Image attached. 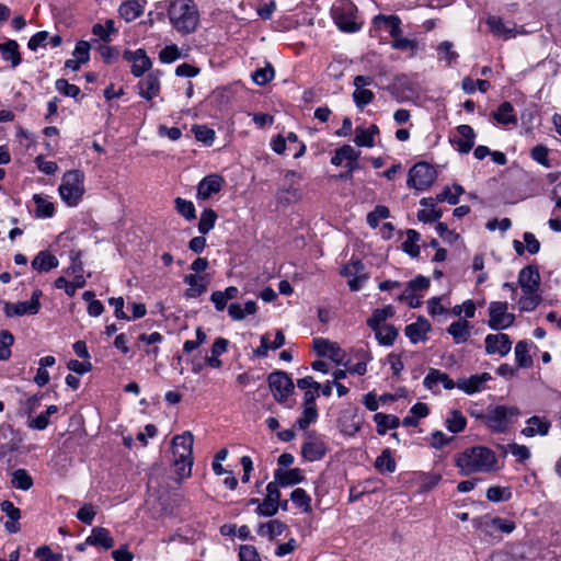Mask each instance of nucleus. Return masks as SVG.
<instances>
[{
  "instance_id": "f257e3e1",
  "label": "nucleus",
  "mask_w": 561,
  "mask_h": 561,
  "mask_svg": "<svg viewBox=\"0 0 561 561\" xmlns=\"http://www.w3.org/2000/svg\"><path fill=\"white\" fill-rule=\"evenodd\" d=\"M496 462L494 451L484 446L470 447L455 456V465L462 476L491 472L495 470Z\"/></svg>"
},
{
  "instance_id": "f03ea898",
  "label": "nucleus",
  "mask_w": 561,
  "mask_h": 561,
  "mask_svg": "<svg viewBox=\"0 0 561 561\" xmlns=\"http://www.w3.org/2000/svg\"><path fill=\"white\" fill-rule=\"evenodd\" d=\"M168 14L173 27L182 34L194 32L199 22L198 9L193 0L172 1Z\"/></svg>"
},
{
  "instance_id": "7ed1b4c3",
  "label": "nucleus",
  "mask_w": 561,
  "mask_h": 561,
  "mask_svg": "<svg viewBox=\"0 0 561 561\" xmlns=\"http://www.w3.org/2000/svg\"><path fill=\"white\" fill-rule=\"evenodd\" d=\"M84 174L80 170L67 171L58 188L60 197L68 206H76L84 193Z\"/></svg>"
},
{
  "instance_id": "20e7f679",
  "label": "nucleus",
  "mask_w": 561,
  "mask_h": 561,
  "mask_svg": "<svg viewBox=\"0 0 561 561\" xmlns=\"http://www.w3.org/2000/svg\"><path fill=\"white\" fill-rule=\"evenodd\" d=\"M519 415L516 407H489L483 416V423L493 432L503 433L513 419Z\"/></svg>"
},
{
  "instance_id": "39448f33",
  "label": "nucleus",
  "mask_w": 561,
  "mask_h": 561,
  "mask_svg": "<svg viewBox=\"0 0 561 561\" xmlns=\"http://www.w3.org/2000/svg\"><path fill=\"white\" fill-rule=\"evenodd\" d=\"M356 8L351 1H339L332 8V15L336 26L343 32H356L359 24L356 22Z\"/></svg>"
},
{
  "instance_id": "423d86ee",
  "label": "nucleus",
  "mask_w": 561,
  "mask_h": 561,
  "mask_svg": "<svg viewBox=\"0 0 561 561\" xmlns=\"http://www.w3.org/2000/svg\"><path fill=\"white\" fill-rule=\"evenodd\" d=\"M436 170L426 162L414 164L409 171L408 186L417 191L430 187L436 180Z\"/></svg>"
},
{
  "instance_id": "0eeeda50",
  "label": "nucleus",
  "mask_w": 561,
  "mask_h": 561,
  "mask_svg": "<svg viewBox=\"0 0 561 561\" xmlns=\"http://www.w3.org/2000/svg\"><path fill=\"white\" fill-rule=\"evenodd\" d=\"M267 381L274 399L279 403L285 402L295 388L293 380L285 371L270 374Z\"/></svg>"
},
{
  "instance_id": "6e6552de",
  "label": "nucleus",
  "mask_w": 561,
  "mask_h": 561,
  "mask_svg": "<svg viewBox=\"0 0 561 561\" xmlns=\"http://www.w3.org/2000/svg\"><path fill=\"white\" fill-rule=\"evenodd\" d=\"M507 302L494 301L490 304L488 324L492 330H503L513 325L515 316L507 312Z\"/></svg>"
},
{
  "instance_id": "1a4fd4ad",
  "label": "nucleus",
  "mask_w": 561,
  "mask_h": 561,
  "mask_svg": "<svg viewBox=\"0 0 561 561\" xmlns=\"http://www.w3.org/2000/svg\"><path fill=\"white\" fill-rule=\"evenodd\" d=\"M512 341L505 333L488 334L485 337V352L489 355L505 356L511 352Z\"/></svg>"
},
{
  "instance_id": "9d476101",
  "label": "nucleus",
  "mask_w": 561,
  "mask_h": 561,
  "mask_svg": "<svg viewBox=\"0 0 561 561\" xmlns=\"http://www.w3.org/2000/svg\"><path fill=\"white\" fill-rule=\"evenodd\" d=\"M267 494L263 502L259 504L257 514L263 516H273L278 511V500L280 492L277 482H270L266 486Z\"/></svg>"
},
{
  "instance_id": "9b49d317",
  "label": "nucleus",
  "mask_w": 561,
  "mask_h": 561,
  "mask_svg": "<svg viewBox=\"0 0 561 561\" xmlns=\"http://www.w3.org/2000/svg\"><path fill=\"white\" fill-rule=\"evenodd\" d=\"M518 284L524 294L538 291L540 285V274L538 266L528 265L524 267L518 275Z\"/></svg>"
},
{
  "instance_id": "f8f14e48",
  "label": "nucleus",
  "mask_w": 561,
  "mask_h": 561,
  "mask_svg": "<svg viewBox=\"0 0 561 561\" xmlns=\"http://www.w3.org/2000/svg\"><path fill=\"white\" fill-rule=\"evenodd\" d=\"M124 58L133 64L131 73L135 77H141L152 66L150 58L144 49H137L135 51L126 50Z\"/></svg>"
},
{
  "instance_id": "ddd939ff",
  "label": "nucleus",
  "mask_w": 561,
  "mask_h": 561,
  "mask_svg": "<svg viewBox=\"0 0 561 561\" xmlns=\"http://www.w3.org/2000/svg\"><path fill=\"white\" fill-rule=\"evenodd\" d=\"M194 437L191 432H184L175 435L172 439V451L175 458L187 459L193 458Z\"/></svg>"
},
{
  "instance_id": "4468645a",
  "label": "nucleus",
  "mask_w": 561,
  "mask_h": 561,
  "mask_svg": "<svg viewBox=\"0 0 561 561\" xmlns=\"http://www.w3.org/2000/svg\"><path fill=\"white\" fill-rule=\"evenodd\" d=\"M457 133L459 135V138L453 139L450 141L457 145V149L460 153L466 154L474 146V130L469 125H459L457 127Z\"/></svg>"
},
{
  "instance_id": "2eb2a0df",
  "label": "nucleus",
  "mask_w": 561,
  "mask_h": 561,
  "mask_svg": "<svg viewBox=\"0 0 561 561\" xmlns=\"http://www.w3.org/2000/svg\"><path fill=\"white\" fill-rule=\"evenodd\" d=\"M139 95L146 100H152L160 92L159 71L149 73L138 82Z\"/></svg>"
},
{
  "instance_id": "dca6fc26",
  "label": "nucleus",
  "mask_w": 561,
  "mask_h": 561,
  "mask_svg": "<svg viewBox=\"0 0 561 561\" xmlns=\"http://www.w3.org/2000/svg\"><path fill=\"white\" fill-rule=\"evenodd\" d=\"M222 182V178L218 174H210L204 178L198 184L197 197L202 199L209 198L213 194L220 191Z\"/></svg>"
},
{
  "instance_id": "f3484780",
  "label": "nucleus",
  "mask_w": 561,
  "mask_h": 561,
  "mask_svg": "<svg viewBox=\"0 0 561 561\" xmlns=\"http://www.w3.org/2000/svg\"><path fill=\"white\" fill-rule=\"evenodd\" d=\"M85 543L94 547H102L104 549H111L114 547V538L107 528L94 527L91 530V535L85 539Z\"/></svg>"
},
{
  "instance_id": "a211bd4d",
  "label": "nucleus",
  "mask_w": 561,
  "mask_h": 561,
  "mask_svg": "<svg viewBox=\"0 0 561 561\" xmlns=\"http://www.w3.org/2000/svg\"><path fill=\"white\" fill-rule=\"evenodd\" d=\"M491 379L489 373L481 375H472L469 378H461L457 381V386L460 390L468 394H472L481 390L482 385Z\"/></svg>"
},
{
  "instance_id": "6ab92c4d",
  "label": "nucleus",
  "mask_w": 561,
  "mask_h": 561,
  "mask_svg": "<svg viewBox=\"0 0 561 561\" xmlns=\"http://www.w3.org/2000/svg\"><path fill=\"white\" fill-rule=\"evenodd\" d=\"M1 511L5 513L9 520L4 523V528L10 534H15L20 530L19 519L21 518V511L14 506L11 501H3L0 504Z\"/></svg>"
},
{
  "instance_id": "aec40b11",
  "label": "nucleus",
  "mask_w": 561,
  "mask_h": 561,
  "mask_svg": "<svg viewBox=\"0 0 561 561\" xmlns=\"http://www.w3.org/2000/svg\"><path fill=\"white\" fill-rule=\"evenodd\" d=\"M3 312L8 318L22 317L24 314H37L36 304L28 301L4 302Z\"/></svg>"
},
{
  "instance_id": "412c9836",
  "label": "nucleus",
  "mask_w": 561,
  "mask_h": 561,
  "mask_svg": "<svg viewBox=\"0 0 561 561\" xmlns=\"http://www.w3.org/2000/svg\"><path fill=\"white\" fill-rule=\"evenodd\" d=\"M443 383L444 388L447 389V390H451L454 389L456 386H457V382H454L447 374L438 370V369H435V368H431L428 374L426 375V377L424 378V386L430 389V390H433L434 387L438 383Z\"/></svg>"
},
{
  "instance_id": "4be33fe9",
  "label": "nucleus",
  "mask_w": 561,
  "mask_h": 561,
  "mask_svg": "<svg viewBox=\"0 0 561 561\" xmlns=\"http://www.w3.org/2000/svg\"><path fill=\"white\" fill-rule=\"evenodd\" d=\"M325 445L319 438H311L307 440L301 448L302 456L308 461L320 460L325 455Z\"/></svg>"
},
{
  "instance_id": "5701e85b",
  "label": "nucleus",
  "mask_w": 561,
  "mask_h": 561,
  "mask_svg": "<svg viewBox=\"0 0 561 561\" xmlns=\"http://www.w3.org/2000/svg\"><path fill=\"white\" fill-rule=\"evenodd\" d=\"M550 430V422L539 416H531L527 420V426L522 431V434L528 437L535 435L545 436Z\"/></svg>"
},
{
  "instance_id": "b1692460",
  "label": "nucleus",
  "mask_w": 561,
  "mask_h": 561,
  "mask_svg": "<svg viewBox=\"0 0 561 561\" xmlns=\"http://www.w3.org/2000/svg\"><path fill=\"white\" fill-rule=\"evenodd\" d=\"M431 325L427 320L420 318L416 322L405 327V335L412 343H417L425 339V334L430 331Z\"/></svg>"
},
{
  "instance_id": "393cba45",
  "label": "nucleus",
  "mask_w": 561,
  "mask_h": 561,
  "mask_svg": "<svg viewBox=\"0 0 561 561\" xmlns=\"http://www.w3.org/2000/svg\"><path fill=\"white\" fill-rule=\"evenodd\" d=\"M58 259L48 251H41L32 261V267L37 272H48L58 266Z\"/></svg>"
},
{
  "instance_id": "a878e982",
  "label": "nucleus",
  "mask_w": 561,
  "mask_h": 561,
  "mask_svg": "<svg viewBox=\"0 0 561 561\" xmlns=\"http://www.w3.org/2000/svg\"><path fill=\"white\" fill-rule=\"evenodd\" d=\"M257 310L256 302L253 300H249L242 307L240 304H230L228 306V313L234 321H241L247 316L254 314Z\"/></svg>"
},
{
  "instance_id": "bb28decb",
  "label": "nucleus",
  "mask_w": 561,
  "mask_h": 561,
  "mask_svg": "<svg viewBox=\"0 0 561 561\" xmlns=\"http://www.w3.org/2000/svg\"><path fill=\"white\" fill-rule=\"evenodd\" d=\"M275 482H277L278 485L287 486L302 482L305 477L302 476V471L298 468H294L288 471L277 469L275 471Z\"/></svg>"
},
{
  "instance_id": "cd10ccee",
  "label": "nucleus",
  "mask_w": 561,
  "mask_h": 561,
  "mask_svg": "<svg viewBox=\"0 0 561 561\" xmlns=\"http://www.w3.org/2000/svg\"><path fill=\"white\" fill-rule=\"evenodd\" d=\"M313 348L319 356H330L332 359H337L341 353V348L336 343H332L322 337L313 340Z\"/></svg>"
},
{
  "instance_id": "c85d7f7f",
  "label": "nucleus",
  "mask_w": 561,
  "mask_h": 561,
  "mask_svg": "<svg viewBox=\"0 0 561 561\" xmlns=\"http://www.w3.org/2000/svg\"><path fill=\"white\" fill-rule=\"evenodd\" d=\"M486 24L490 28V31L499 37H502L504 39H508L511 37H514L516 34V31L514 27H508L504 24L501 18L499 16H490L486 20Z\"/></svg>"
},
{
  "instance_id": "c756f323",
  "label": "nucleus",
  "mask_w": 561,
  "mask_h": 561,
  "mask_svg": "<svg viewBox=\"0 0 561 561\" xmlns=\"http://www.w3.org/2000/svg\"><path fill=\"white\" fill-rule=\"evenodd\" d=\"M374 421L377 425V433L380 435H385L388 430L397 428L400 424L398 416L385 413H376Z\"/></svg>"
},
{
  "instance_id": "7c9ffc66",
  "label": "nucleus",
  "mask_w": 561,
  "mask_h": 561,
  "mask_svg": "<svg viewBox=\"0 0 561 561\" xmlns=\"http://www.w3.org/2000/svg\"><path fill=\"white\" fill-rule=\"evenodd\" d=\"M394 316V309L391 305H388L383 308L375 309L373 311L371 317L367 320V325L371 330H376L381 328V323L387 319L392 318Z\"/></svg>"
},
{
  "instance_id": "2f4dec72",
  "label": "nucleus",
  "mask_w": 561,
  "mask_h": 561,
  "mask_svg": "<svg viewBox=\"0 0 561 561\" xmlns=\"http://www.w3.org/2000/svg\"><path fill=\"white\" fill-rule=\"evenodd\" d=\"M514 107L510 102H503L499 108L492 113L493 118L502 125L516 124L517 118L513 115Z\"/></svg>"
},
{
  "instance_id": "473e14b6",
  "label": "nucleus",
  "mask_w": 561,
  "mask_h": 561,
  "mask_svg": "<svg viewBox=\"0 0 561 561\" xmlns=\"http://www.w3.org/2000/svg\"><path fill=\"white\" fill-rule=\"evenodd\" d=\"M447 331L457 344L466 342L470 336L469 322L466 320L453 322Z\"/></svg>"
},
{
  "instance_id": "72a5a7b5",
  "label": "nucleus",
  "mask_w": 561,
  "mask_h": 561,
  "mask_svg": "<svg viewBox=\"0 0 561 561\" xmlns=\"http://www.w3.org/2000/svg\"><path fill=\"white\" fill-rule=\"evenodd\" d=\"M449 432L457 434L466 428L467 420L458 410H451L445 421Z\"/></svg>"
},
{
  "instance_id": "f704fd0d",
  "label": "nucleus",
  "mask_w": 561,
  "mask_h": 561,
  "mask_svg": "<svg viewBox=\"0 0 561 561\" xmlns=\"http://www.w3.org/2000/svg\"><path fill=\"white\" fill-rule=\"evenodd\" d=\"M118 12L126 22H130L142 14V7L136 0H130L122 3Z\"/></svg>"
},
{
  "instance_id": "c9c22d12",
  "label": "nucleus",
  "mask_w": 561,
  "mask_h": 561,
  "mask_svg": "<svg viewBox=\"0 0 561 561\" xmlns=\"http://www.w3.org/2000/svg\"><path fill=\"white\" fill-rule=\"evenodd\" d=\"M11 484L13 488L27 491L33 486V478L25 469H16L11 473Z\"/></svg>"
},
{
  "instance_id": "e433bc0d",
  "label": "nucleus",
  "mask_w": 561,
  "mask_h": 561,
  "mask_svg": "<svg viewBox=\"0 0 561 561\" xmlns=\"http://www.w3.org/2000/svg\"><path fill=\"white\" fill-rule=\"evenodd\" d=\"M373 331L378 342L386 346L392 345L398 336V330L391 324L383 325Z\"/></svg>"
},
{
  "instance_id": "4c0bfd02",
  "label": "nucleus",
  "mask_w": 561,
  "mask_h": 561,
  "mask_svg": "<svg viewBox=\"0 0 561 561\" xmlns=\"http://www.w3.org/2000/svg\"><path fill=\"white\" fill-rule=\"evenodd\" d=\"M0 50L2 51L3 59L11 60L13 67L21 62L19 45L15 41L10 39L5 44H0Z\"/></svg>"
},
{
  "instance_id": "58836bf2",
  "label": "nucleus",
  "mask_w": 561,
  "mask_h": 561,
  "mask_svg": "<svg viewBox=\"0 0 561 561\" xmlns=\"http://www.w3.org/2000/svg\"><path fill=\"white\" fill-rule=\"evenodd\" d=\"M12 434L13 430L10 425L0 426V454L3 456L16 449V444L9 439Z\"/></svg>"
},
{
  "instance_id": "ea45409f",
  "label": "nucleus",
  "mask_w": 561,
  "mask_h": 561,
  "mask_svg": "<svg viewBox=\"0 0 561 561\" xmlns=\"http://www.w3.org/2000/svg\"><path fill=\"white\" fill-rule=\"evenodd\" d=\"M515 357L520 368H528L533 366V358L529 355L528 343L519 341L515 346Z\"/></svg>"
},
{
  "instance_id": "a19ab883",
  "label": "nucleus",
  "mask_w": 561,
  "mask_h": 561,
  "mask_svg": "<svg viewBox=\"0 0 561 561\" xmlns=\"http://www.w3.org/2000/svg\"><path fill=\"white\" fill-rule=\"evenodd\" d=\"M33 201L36 204L35 216L37 218H49L54 215V204L46 201L44 197H42V195L35 194L33 196Z\"/></svg>"
},
{
  "instance_id": "79ce46f5",
  "label": "nucleus",
  "mask_w": 561,
  "mask_h": 561,
  "mask_svg": "<svg viewBox=\"0 0 561 561\" xmlns=\"http://www.w3.org/2000/svg\"><path fill=\"white\" fill-rule=\"evenodd\" d=\"M420 238L421 236L417 231L413 229L407 231V240L402 243V248L403 251L409 253L412 257L420 255V247L416 244Z\"/></svg>"
},
{
  "instance_id": "37998d69",
  "label": "nucleus",
  "mask_w": 561,
  "mask_h": 561,
  "mask_svg": "<svg viewBox=\"0 0 561 561\" xmlns=\"http://www.w3.org/2000/svg\"><path fill=\"white\" fill-rule=\"evenodd\" d=\"M286 529V525L278 520L274 519L266 524H262L259 528V534L262 536L268 535L271 539L282 535Z\"/></svg>"
},
{
  "instance_id": "c03bdc74",
  "label": "nucleus",
  "mask_w": 561,
  "mask_h": 561,
  "mask_svg": "<svg viewBox=\"0 0 561 561\" xmlns=\"http://www.w3.org/2000/svg\"><path fill=\"white\" fill-rule=\"evenodd\" d=\"M184 283H186L190 288L186 289L185 296L187 298H196L206 291V285L199 284L197 276L194 274L186 275L184 277Z\"/></svg>"
},
{
  "instance_id": "a18cd8bd",
  "label": "nucleus",
  "mask_w": 561,
  "mask_h": 561,
  "mask_svg": "<svg viewBox=\"0 0 561 561\" xmlns=\"http://www.w3.org/2000/svg\"><path fill=\"white\" fill-rule=\"evenodd\" d=\"M375 467L380 472H393L396 470V461L389 449H385L381 455L377 457Z\"/></svg>"
},
{
  "instance_id": "49530a36",
  "label": "nucleus",
  "mask_w": 561,
  "mask_h": 561,
  "mask_svg": "<svg viewBox=\"0 0 561 561\" xmlns=\"http://www.w3.org/2000/svg\"><path fill=\"white\" fill-rule=\"evenodd\" d=\"M290 500L297 507L302 508L304 512H311V499L304 489H295L290 494Z\"/></svg>"
},
{
  "instance_id": "de8ad7c7",
  "label": "nucleus",
  "mask_w": 561,
  "mask_h": 561,
  "mask_svg": "<svg viewBox=\"0 0 561 561\" xmlns=\"http://www.w3.org/2000/svg\"><path fill=\"white\" fill-rule=\"evenodd\" d=\"M216 219L217 214L211 208L205 209L201 215L198 231L202 234L208 233L214 228Z\"/></svg>"
},
{
  "instance_id": "09e8293b",
  "label": "nucleus",
  "mask_w": 561,
  "mask_h": 561,
  "mask_svg": "<svg viewBox=\"0 0 561 561\" xmlns=\"http://www.w3.org/2000/svg\"><path fill=\"white\" fill-rule=\"evenodd\" d=\"M14 343L13 334L8 330L0 331V360H7L11 356L10 347Z\"/></svg>"
},
{
  "instance_id": "8fccbe9b",
  "label": "nucleus",
  "mask_w": 561,
  "mask_h": 561,
  "mask_svg": "<svg viewBox=\"0 0 561 561\" xmlns=\"http://www.w3.org/2000/svg\"><path fill=\"white\" fill-rule=\"evenodd\" d=\"M57 411H58V408L56 405H49L45 412H42L39 415H37L35 419H33L28 423V426L32 428H35V430H39V431L45 430L49 424L48 417L51 414L57 413Z\"/></svg>"
},
{
  "instance_id": "3c124183",
  "label": "nucleus",
  "mask_w": 561,
  "mask_h": 561,
  "mask_svg": "<svg viewBox=\"0 0 561 561\" xmlns=\"http://www.w3.org/2000/svg\"><path fill=\"white\" fill-rule=\"evenodd\" d=\"M512 496V492L510 488L504 486H490L486 490V499L491 502H505L508 501Z\"/></svg>"
},
{
  "instance_id": "603ef678",
  "label": "nucleus",
  "mask_w": 561,
  "mask_h": 561,
  "mask_svg": "<svg viewBox=\"0 0 561 561\" xmlns=\"http://www.w3.org/2000/svg\"><path fill=\"white\" fill-rule=\"evenodd\" d=\"M274 68L271 64H266L264 68L256 69L253 75V81L259 85L268 83L274 78Z\"/></svg>"
},
{
  "instance_id": "864d4df0",
  "label": "nucleus",
  "mask_w": 561,
  "mask_h": 561,
  "mask_svg": "<svg viewBox=\"0 0 561 561\" xmlns=\"http://www.w3.org/2000/svg\"><path fill=\"white\" fill-rule=\"evenodd\" d=\"M174 203L178 213L181 214L185 219L193 220L196 218L195 207L192 202L176 197Z\"/></svg>"
},
{
  "instance_id": "5fc2aeb1",
  "label": "nucleus",
  "mask_w": 561,
  "mask_h": 561,
  "mask_svg": "<svg viewBox=\"0 0 561 561\" xmlns=\"http://www.w3.org/2000/svg\"><path fill=\"white\" fill-rule=\"evenodd\" d=\"M375 94L368 89H355L353 92V100L356 106L363 110L366 105L374 101Z\"/></svg>"
},
{
  "instance_id": "6e6d98bb",
  "label": "nucleus",
  "mask_w": 561,
  "mask_h": 561,
  "mask_svg": "<svg viewBox=\"0 0 561 561\" xmlns=\"http://www.w3.org/2000/svg\"><path fill=\"white\" fill-rule=\"evenodd\" d=\"M540 302L541 297L537 294V291H533L531 294H524V296L518 300L519 308L523 311H533Z\"/></svg>"
},
{
  "instance_id": "4d7b16f0",
  "label": "nucleus",
  "mask_w": 561,
  "mask_h": 561,
  "mask_svg": "<svg viewBox=\"0 0 561 561\" xmlns=\"http://www.w3.org/2000/svg\"><path fill=\"white\" fill-rule=\"evenodd\" d=\"M389 215L390 211L386 206L378 205L367 215V222L370 227L376 228L378 227L380 219H386Z\"/></svg>"
},
{
  "instance_id": "13d9d810",
  "label": "nucleus",
  "mask_w": 561,
  "mask_h": 561,
  "mask_svg": "<svg viewBox=\"0 0 561 561\" xmlns=\"http://www.w3.org/2000/svg\"><path fill=\"white\" fill-rule=\"evenodd\" d=\"M55 88L61 94L70 98H77L80 94V89L76 84L69 83L66 79H58L55 82Z\"/></svg>"
},
{
  "instance_id": "bf43d9fd",
  "label": "nucleus",
  "mask_w": 561,
  "mask_h": 561,
  "mask_svg": "<svg viewBox=\"0 0 561 561\" xmlns=\"http://www.w3.org/2000/svg\"><path fill=\"white\" fill-rule=\"evenodd\" d=\"M317 417V407H308L304 409L302 416L297 421V424L301 430H306L311 423L316 422Z\"/></svg>"
},
{
  "instance_id": "052dcab7",
  "label": "nucleus",
  "mask_w": 561,
  "mask_h": 561,
  "mask_svg": "<svg viewBox=\"0 0 561 561\" xmlns=\"http://www.w3.org/2000/svg\"><path fill=\"white\" fill-rule=\"evenodd\" d=\"M174 466H175V471L181 480L184 478H187L191 476L193 458H187V459L175 458Z\"/></svg>"
},
{
  "instance_id": "680f3d73",
  "label": "nucleus",
  "mask_w": 561,
  "mask_h": 561,
  "mask_svg": "<svg viewBox=\"0 0 561 561\" xmlns=\"http://www.w3.org/2000/svg\"><path fill=\"white\" fill-rule=\"evenodd\" d=\"M96 515V511L93 504L88 503L84 504L76 514V517L87 525H91L94 517Z\"/></svg>"
},
{
  "instance_id": "e2e57ef3",
  "label": "nucleus",
  "mask_w": 561,
  "mask_h": 561,
  "mask_svg": "<svg viewBox=\"0 0 561 561\" xmlns=\"http://www.w3.org/2000/svg\"><path fill=\"white\" fill-rule=\"evenodd\" d=\"M360 274H366L364 272V264L360 260L352 261L350 264L345 265L341 270L342 276H348V277H357Z\"/></svg>"
},
{
  "instance_id": "0e129e2a",
  "label": "nucleus",
  "mask_w": 561,
  "mask_h": 561,
  "mask_svg": "<svg viewBox=\"0 0 561 561\" xmlns=\"http://www.w3.org/2000/svg\"><path fill=\"white\" fill-rule=\"evenodd\" d=\"M193 131L198 141L210 144L215 139V131L206 126H194Z\"/></svg>"
},
{
  "instance_id": "69168bd1",
  "label": "nucleus",
  "mask_w": 561,
  "mask_h": 561,
  "mask_svg": "<svg viewBox=\"0 0 561 561\" xmlns=\"http://www.w3.org/2000/svg\"><path fill=\"white\" fill-rule=\"evenodd\" d=\"M239 561H261L254 546L243 545L239 550Z\"/></svg>"
},
{
  "instance_id": "338daca9",
  "label": "nucleus",
  "mask_w": 561,
  "mask_h": 561,
  "mask_svg": "<svg viewBox=\"0 0 561 561\" xmlns=\"http://www.w3.org/2000/svg\"><path fill=\"white\" fill-rule=\"evenodd\" d=\"M180 57V50L176 45L165 46L159 54L162 62L170 64Z\"/></svg>"
},
{
  "instance_id": "774afa93",
  "label": "nucleus",
  "mask_w": 561,
  "mask_h": 561,
  "mask_svg": "<svg viewBox=\"0 0 561 561\" xmlns=\"http://www.w3.org/2000/svg\"><path fill=\"white\" fill-rule=\"evenodd\" d=\"M35 556L41 559V561H60L61 554L54 553L51 549L47 546L39 547L35 551Z\"/></svg>"
}]
</instances>
